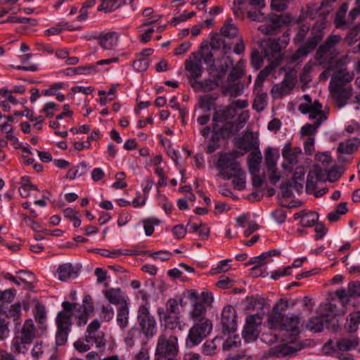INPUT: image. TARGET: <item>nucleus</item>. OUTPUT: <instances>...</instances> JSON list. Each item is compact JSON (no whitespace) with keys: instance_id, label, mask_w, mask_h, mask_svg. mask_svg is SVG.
<instances>
[{"instance_id":"nucleus-1","label":"nucleus","mask_w":360,"mask_h":360,"mask_svg":"<svg viewBox=\"0 0 360 360\" xmlns=\"http://www.w3.org/2000/svg\"><path fill=\"white\" fill-rule=\"evenodd\" d=\"M207 309L202 302L193 303L189 312L190 319L194 322L186 340L188 347L199 345L212 330V321L206 317Z\"/></svg>"},{"instance_id":"nucleus-2","label":"nucleus","mask_w":360,"mask_h":360,"mask_svg":"<svg viewBox=\"0 0 360 360\" xmlns=\"http://www.w3.org/2000/svg\"><path fill=\"white\" fill-rule=\"evenodd\" d=\"M345 312L342 309H337L336 304L331 302L326 303L323 314L311 317L307 323V328L314 333L321 332L324 328L335 331L340 326L339 317Z\"/></svg>"},{"instance_id":"nucleus-3","label":"nucleus","mask_w":360,"mask_h":360,"mask_svg":"<svg viewBox=\"0 0 360 360\" xmlns=\"http://www.w3.org/2000/svg\"><path fill=\"white\" fill-rule=\"evenodd\" d=\"M235 117L233 108L215 110L212 117L213 135H235L245 123V119L240 117L233 121Z\"/></svg>"},{"instance_id":"nucleus-4","label":"nucleus","mask_w":360,"mask_h":360,"mask_svg":"<svg viewBox=\"0 0 360 360\" xmlns=\"http://www.w3.org/2000/svg\"><path fill=\"white\" fill-rule=\"evenodd\" d=\"M341 40L342 37L339 34H330L326 38L316 52L315 59L319 65L322 67L338 68L346 62L347 58L337 60L339 54L337 46Z\"/></svg>"},{"instance_id":"nucleus-5","label":"nucleus","mask_w":360,"mask_h":360,"mask_svg":"<svg viewBox=\"0 0 360 360\" xmlns=\"http://www.w3.org/2000/svg\"><path fill=\"white\" fill-rule=\"evenodd\" d=\"M305 103L300 104L298 110L302 114H309V118L313 120L311 124H306L301 128V135H314L317 129L328 119L326 113L322 110V104L319 101L312 103L308 94L303 96Z\"/></svg>"},{"instance_id":"nucleus-6","label":"nucleus","mask_w":360,"mask_h":360,"mask_svg":"<svg viewBox=\"0 0 360 360\" xmlns=\"http://www.w3.org/2000/svg\"><path fill=\"white\" fill-rule=\"evenodd\" d=\"M262 153L257 142L253 146L249 143V172L252 175V186L255 191L251 194V198L258 200L262 195V186L264 181V174L260 171L259 165L262 162Z\"/></svg>"},{"instance_id":"nucleus-7","label":"nucleus","mask_w":360,"mask_h":360,"mask_svg":"<svg viewBox=\"0 0 360 360\" xmlns=\"http://www.w3.org/2000/svg\"><path fill=\"white\" fill-rule=\"evenodd\" d=\"M179 352L177 335L167 333V332H162L158 339L155 360H175Z\"/></svg>"},{"instance_id":"nucleus-8","label":"nucleus","mask_w":360,"mask_h":360,"mask_svg":"<svg viewBox=\"0 0 360 360\" xmlns=\"http://www.w3.org/2000/svg\"><path fill=\"white\" fill-rule=\"evenodd\" d=\"M243 155V153H240L238 150L220 153L216 165V167L219 169L218 176L224 179H230L233 176L239 174L242 168L236 159Z\"/></svg>"},{"instance_id":"nucleus-9","label":"nucleus","mask_w":360,"mask_h":360,"mask_svg":"<svg viewBox=\"0 0 360 360\" xmlns=\"http://www.w3.org/2000/svg\"><path fill=\"white\" fill-rule=\"evenodd\" d=\"M35 338V328L32 320H26L20 329L15 331L12 340V348L15 353L25 354L27 351L26 345L30 344Z\"/></svg>"},{"instance_id":"nucleus-10","label":"nucleus","mask_w":360,"mask_h":360,"mask_svg":"<svg viewBox=\"0 0 360 360\" xmlns=\"http://www.w3.org/2000/svg\"><path fill=\"white\" fill-rule=\"evenodd\" d=\"M359 343L358 338H342L339 340H329L323 347V351L328 355L342 358L343 352L355 349Z\"/></svg>"},{"instance_id":"nucleus-11","label":"nucleus","mask_w":360,"mask_h":360,"mask_svg":"<svg viewBox=\"0 0 360 360\" xmlns=\"http://www.w3.org/2000/svg\"><path fill=\"white\" fill-rule=\"evenodd\" d=\"M340 177V174L335 168L327 172L325 169L321 168L319 165H314L307 176V188L308 189L314 188L316 184L319 181H328L330 182H334Z\"/></svg>"},{"instance_id":"nucleus-12","label":"nucleus","mask_w":360,"mask_h":360,"mask_svg":"<svg viewBox=\"0 0 360 360\" xmlns=\"http://www.w3.org/2000/svg\"><path fill=\"white\" fill-rule=\"evenodd\" d=\"M137 320L141 332L147 338L153 337L157 332L156 321L145 305L139 307Z\"/></svg>"},{"instance_id":"nucleus-13","label":"nucleus","mask_w":360,"mask_h":360,"mask_svg":"<svg viewBox=\"0 0 360 360\" xmlns=\"http://www.w3.org/2000/svg\"><path fill=\"white\" fill-rule=\"evenodd\" d=\"M63 309L58 313L56 316V323L57 328L71 330L72 316H75L77 312H81L82 307H79L77 309V303H70L69 302H63L62 303Z\"/></svg>"},{"instance_id":"nucleus-14","label":"nucleus","mask_w":360,"mask_h":360,"mask_svg":"<svg viewBox=\"0 0 360 360\" xmlns=\"http://www.w3.org/2000/svg\"><path fill=\"white\" fill-rule=\"evenodd\" d=\"M291 20V17L286 13L271 14L269 22L259 26L258 30L265 34H274L279 32L281 27L290 23Z\"/></svg>"},{"instance_id":"nucleus-15","label":"nucleus","mask_w":360,"mask_h":360,"mask_svg":"<svg viewBox=\"0 0 360 360\" xmlns=\"http://www.w3.org/2000/svg\"><path fill=\"white\" fill-rule=\"evenodd\" d=\"M336 299H332L330 301L336 304L337 309H342L345 311V307L349 302L352 297H360V283H349L347 290L341 289L336 292Z\"/></svg>"},{"instance_id":"nucleus-16","label":"nucleus","mask_w":360,"mask_h":360,"mask_svg":"<svg viewBox=\"0 0 360 360\" xmlns=\"http://www.w3.org/2000/svg\"><path fill=\"white\" fill-rule=\"evenodd\" d=\"M288 307V302L283 299L279 300L273 307L272 311L268 317V325L271 328L283 329L285 317L282 314Z\"/></svg>"},{"instance_id":"nucleus-17","label":"nucleus","mask_w":360,"mask_h":360,"mask_svg":"<svg viewBox=\"0 0 360 360\" xmlns=\"http://www.w3.org/2000/svg\"><path fill=\"white\" fill-rule=\"evenodd\" d=\"M101 326L100 322L95 319L87 327L84 340L91 345H96V347H101L106 343L103 332H98Z\"/></svg>"},{"instance_id":"nucleus-18","label":"nucleus","mask_w":360,"mask_h":360,"mask_svg":"<svg viewBox=\"0 0 360 360\" xmlns=\"http://www.w3.org/2000/svg\"><path fill=\"white\" fill-rule=\"evenodd\" d=\"M221 323L223 333H233L236 330V312L231 305H226L221 315Z\"/></svg>"},{"instance_id":"nucleus-19","label":"nucleus","mask_w":360,"mask_h":360,"mask_svg":"<svg viewBox=\"0 0 360 360\" xmlns=\"http://www.w3.org/2000/svg\"><path fill=\"white\" fill-rule=\"evenodd\" d=\"M185 69L188 73V82L192 86L194 82H197L198 79L202 75L201 58L195 56L193 60L191 58L187 59L185 61Z\"/></svg>"},{"instance_id":"nucleus-20","label":"nucleus","mask_w":360,"mask_h":360,"mask_svg":"<svg viewBox=\"0 0 360 360\" xmlns=\"http://www.w3.org/2000/svg\"><path fill=\"white\" fill-rule=\"evenodd\" d=\"M92 39H97L98 44L105 50L114 49L118 42L119 34L116 32L95 33L91 36Z\"/></svg>"},{"instance_id":"nucleus-21","label":"nucleus","mask_w":360,"mask_h":360,"mask_svg":"<svg viewBox=\"0 0 360 360\" xmlns=\"http://www.w3.org/2000/svg\"><path fill=\"white\" fill-rule=\"evenodd\" d=\"M333 96L339 108H343L352 96L353 88L351 85L342 87L339 86H330Z\"/></svg>"},{"instance_id":"nucleus-22","label":"nucleus","mask_w":360,"mask_h":360,"mask_svg":"<svg viewBox=\"0 0 360 360\" xmlns=\"http://www.w3.org/2000/svg\"><path fill=\"white\" fill-rule=\"evenodd\" d=\"M290 32L286 31L283 33L282 39H269L265 41L264 46L265 47V54L279 53L283 49L285 48L290 41Z\"/></svg>"},{"instance_id":"nucleus-23","label":"nucleus","mask_w":360,"mask_h":360,"mask_svg":"<svg viewBox=\"0 0 360 360\" xmlns=\"http://www.w3.org/2000/svg\"><path fill=\"white\" fill-rule=\"evenodd\" d=\"M360 141L357 137L348 139L345 141L340 143L337 148L338 159L339 161L345 162L347 159L345 155H351L359 147Z\"/></svg>"},{"instance_id":"nucleus-24","label":"nucleus","mask_w":360,"mask_h":360,"mask_svg":"<svg viewBox=\"0 0 360 360\" xmlns=\"http://www.w3.org/2000/svg\"><path fill=\"white\" fill-rule=\"evenodd\" d=\"M354 77V74L350 72L347 68H341L335 71L330 82V86H339L342 87L348 86Z\"/></svg>"},{"instance_id":"nucleus-25","label":"nucleus","mask_w":360,"mask_h":360,"mask_svg":"<svg viewBox=\"0 0 360 360\" xmlns=\"http://www.w3.org/2000/svg\"><path fill=\"white\" fill-rule=\"evenodd\" d=\"M267 257L266 254H262L258 257L251 258L249 264H255L249 271V276L253 277H265L267 276L266 267L264 266V259Z\"/></svg>"},{"instance_id":"nucleus-26","label":"nucleus","mask_w":360,"mask_h":360,"mask_svg":"<svg viewBox=\"0 0 360 360\" xmlns=\"http://www.w3.org/2000/svg\"><path fill=\"white\" fill-rule=\"evenodd\" d=\"M83 302L84 304L80 305L77 304V309L79 307H82L80 309L81 312H77V314H76V318L78 319L77 324L79 326L85 325L87 323L89 314L94 311V306L93 303L91 302V297L90 295H86L84 297Z\"/></svg>"},{"instance_id":"nucleus-27","label":"nucleus","mask_w":360,"mask_h":360,"mask_svg":"<svg viewBox=\"0 0 360 360\" xmlns=\"http://www.w3.org/2000/svg\"><path fill=\"white\" fill-rule=\"evenodd\" d=\"M295 84L292 79L286 77L281 83L275 84L271 89V94L274 98H281L288 94L293 89Z\"/></svg>"},{"instance_id":"nucleus-28","label":"nucleus","mask_w":360,"mask_h":360,"mask_svg":"<svg viewBox=\"0 0 360 360\" xmlns=\"http://www.w3.org/2000/svg\"><path fill=\"white\" fill-rule=\"evenodd\" d=\"M22 305L20 302H16L11 304L8 308L5 305L0 304V313L4 315L7 319H12L15 322V328L20 326L18 320L21 316Z\"/></svg>"},{"instance_id":"nucleus-29","label":"nucleus","mask_w":360,"mask_h":360,"mask_svg":"<svg viewBox=\"0 0 360 360\" xmlns=\"http://www.w3.org/2000/svg\"><path fill=\"white\" fill-rule=\"evenodd\" d=\"M326 27V22L323 20H321L320 22H316V24L313 26V34L315 31L318 32L314 34V37L311 38H309L305 44L303 46V48H305L308 53H309L318 44V43L321 40L322 34L320 32L323 30Z\"/></svg>"},{"instance_id":"nucleus-30","label":"nucleus","mask_w":360,"mask_h":360,"mask_svg":"<svg viewBox=\"0 0 360 360\" xmlns=\"http://www.w3.org/2000/svg\"><path fill=\"white\" fill-rule=\"evenodd\" d=\"M348 8V4L343 3L338 10L334 19V23L336 28L345 30L351 25L349 18H346Z\"/></svg>"},{"instance_id":"nucleus-31","label":"nucleus","mask_w":360,"mask_h":360,"mask_svg":"<svg viewBox=\"0 0 360 360\" xmlns=\"http://www.w3.org/2000/svg\"><path fill=\"white\" fill-rule=\"evenodd\" d=\"M263 318L260 314L249 316V342L255 340L259 334V327L262 323Z\"/></svg>"},{"instance_id":"nucleus-32","label":"nucleus","mask_w":360,"mask_h":360,"mask_svg":"<svg viewBox=\"0 0 360 360\" xmlns=\"http://www.w3.org/2000/svg\"><path fill=\"white\" fill-rule=\"evenodd\" d=\"M160 319L165 321V329L162 332H167L169 334H175L174 330L178 328L181 330V325L179 317L176 315L172 316L171 314H162L159 316Z\"/></svg>"},{"instance_id":"nucleus-33","label":"nucleus","mask_w":360,"mask_h":360,"mask_svg":"<svg viewBox=\"0 0 360 360\" xmlns=\"http://www.w3.org/2000/svg\"><path fill=\"white\" fill-rule=\"evenodd\" d=\"M15 114L27 117L32 123V131L37 133L41 129L45 119L44 115L35 117L33 111L28 108H25L22 112H15Z\"/></svg>"},{"instance_id":"nucleus-34","label":"nucleus","mask_w":360,"mask_h":360,"mask_svg":"<svg viewBox=\"0 0 360 360\" xmlns=\"http://www.w3.org/2000/svg\"><path fill=\"white\" fill-rule=\"evenodd\" d=\"M101 4L97 10L110 13L119 8L122 5L131 4L133 0H101Z\"/></svg>"},{"instance_id":"nucleus-35","label":"nucleus","mask_w":360,"mask_h":360,"mask_svg":"<svg viewBox=\"0 0 360 360\" xmlns=\"http://www.w3.org/2000/svg\"><path fill=\"white\" fill-rule=\"evenodd\" d=\"M219 86V79L217 78L205 79L203 81L194 82L192 87L195 91L208 92L214 90Z\"/></svg>"},{"instance_id":"nucleus-36","label":"nucleus","mask_w":360,"mask_h":360,"mask_svg":"<svg viewBox=\"0 0 360 360\" xmlns=\"http://www.w3.org/2000/svg\"><path fill=\"white\" fill-rule=\"evenodd\" d=\"M300 322V318L297 315L286 316L285 317L282 330L289 331L292 335H295L299 333Z\"/></svg>"},{"instance_id":"nucleus-37","label":"nucleus","mask_w":360,"mask_h":360,"mask_svg":"<svg viewBox=\"0 0 360 360\" xmlns=\"http://www.w3.org/2000/svg\"><path fill=\"white\" fill-rule=\"evenodd\" d=\"M217 97L210 94H206L199 98L198 106L204 112L208 113L212 108L216 106Z\"/></svg>"},{"instance_id":"nucleus-38","label":"nucleus","mask_w":360,"mask_h":360,"mask_svg":"<svg viewBox=\"0 0 360 360\" xmlns=\"http://www.w3.org/2000/svg\"><path fill=\"white\" fill-rule=\"evenodd\" d=\"M129 306L127 301L122 303L117 314V322L121 328H125L129 323Z\"/></svg>"},{"instance_id":"nucleus-39","label":"nucleus","mask_w":360,"mask_h":360,"mask_svg":"<svg viewBox=\"0 0 360 360\" xmlns=\"http://www.w3.org/2000/svg\"><path fill=\"white\" fill-rule=\"evenodd\" d=\"M210 47L212 49H222L224 53H227L231 50V46L226 45L223 36L220 33H214L210 34Z\"/></svg>"},{"instance_id":"nucleus-40","label":"nucleus","mask_w":360,"mask_h":360,"mask_svg":"<svg viewBox=\"0 0 360 360\" xmlns=\"http://www.w3.org/2000/svg\"><path fill=\"white\" fill-rule=\"evenodd\" d=\"M58 278L60 281H65L68 279L76 277L77 271L71 264H63L58 269Z\"/></svg>"},{"instance_id":"nucleus-41","label":"nucleus","mask_w":360,"mask_h":360,"mask_svg":"<svg viewBox=\"0 0 360 360\" xmlns=\"http://www.w3.org/2000/svg\"><path fill=\"white\" fill-rule=\"evenodd\" d=\"M159 316L162 314H174L177 315L179 314V307L178 301L176 299H169L165 304V308L160 307L158 309Z\"/></svg>"},{"instance_id":"nucleus-42","label":"nucleus","mask_w":360,"mask_h":360,"mask_svg":"<svg viewBox=\"0 0 360 360\" xmlns=\"http://www.w3.org/2000/svg\"><path fill=\"white\" fill-rule=\"evenodd\" d=\"M274 68L275 65L271 63L259 72L255 82L254 91L262 90L264 80L271 74Z\"/></svg>"},{"instance_id":"nucleus-43","label":"nucleus","mask_w":360,"mask_h":360,"mask_svg":"<svg viewBox=\"0 0 360 360\" xmlns=\"http://www.w3.org/2000/svg\"><path fill=\"white\" fill-rule=\"evenodd\" d=\"M233 12L236 18L244 20L248 14L246 0H234Z\"/></svg>"},{"instance_id":"nucleus-44","label":"nucleus","mask_w":360,"mask_h":360,"mask_svg":"<svg viewBox=\"0 0 360 360\" xmlns=\"http://www.w3.org/2000/svg\"><path fill=\"white\" fill-rule=\"evenodd\" d=\"M104 295L106 299L112 304H120L126 301L122 296L120 288H110L105 291Z\"/></svg>"},{"instance_id":"nucleus-45","label":"nucleus","mask_w":360,"mask_h":360,"mask_svg":"<svg viewBox=\"0 0 360 360\" xmlns=\"http://www.w3.org/2000/svg\"><path fill=\"white\" fill-rule=\"evenodd\" d=\"M220 34L227 38H233L238 34L237 27L232 22V19L229 18L220 30Z\"/></svg>"},{"instance_id":"nucleus-46","label":"nucleus","mask_w":360,"mask_h":360,"mask_svg":"<svg viewBox=\"0 0 360 360\" xmlns=\"http://www.w3.org/2000/svg\"><path fill=\"white\" fill-rule=\"evenodd\" d=\"M256 94V97L254 99L252 108L257 112L263 110L266 105L267 95L265 93H261V91H254Z\"/></svg>"},{"instance_id":"nucleus-47","label":"nucleus","mask_w":360,"mask_h":360,"mask_svg":"<svg viewBox=\"0 0 360 360\" xmlns=\"http://www.w3.org/2000/svg\"><path fill=\"white\" fill-rule=\"evenodd\" d=\"M319 219V215L316 212H309L302 214L301 224L304 226H312L316 224Z\"/></svg>"},{"instance_id":"nucleus-48","label":"nucleus","mask_w":360,"mask_h":360,"mask_svg":"<svg viewBox=\"0 0 360 360\" xmlns=\"http://www.w3.org/2000/svg\"><path fill=\"white\" fill-rule=\"evenodd\" d=\"M360 323V314L359 312L351 313L349 316L347 322V330L352 333L357 330Z\"/></svg>"},{"instance_id":"nucleus-49","label":"nucleus","mask_w":360,"mask_h":360,"mask_svg":"<svg viewBox=\"0 0 360 360\" xmlns=\"http://www.w3.org/2000/svg\"><path fill=\"white\" fill-rule=\"evenodd\" d=\"M278 153L272 148H268L265 153V163L269 168H275L278 159Z\"/></svg>"},{"instance_id":"nucleus-50","label":"nucleus","mask_w":360,"mask_h":360,"mask_svg":"<svg viewBox=\"0 0 360 360\" xmlns=\"http://www.w3.org/2000/svg\"><path fill=\"white\" fill-rule=\"evenodd\" d=\"M20 276L18 279L27 284V288L30 290H33L34 285H32L33 282L35 280V276L31 272L21 270L18 273Z\"/></svg>"},{"instance_id":"nucleus-51","label":"nucleus","mask_w":360,"mask_h":360,"mask_svg":"<svg viewBox=\"0 0 360 360\" xmlns=\"http://www.w3.org/2000/svg\"><path fill=\"white\" fill-rule=\"evenodd\" d=\"M241 345V338L238 335H234L233 337L228 338L224 342L222 348L223 350L227 351L233 348L240 347Z\"/></svg>"},{"instance_id":"nucleus-52","label":"nucleus","mask_w":360,"mask_h":360,"mask_svg":"<svg viewBox=\"0 0 360 360\" xmlns=\"http://www.w3.org/2000/svg\"><path fill=\"white\" fill-rule=\"evenodd\" d=\"M219 339L218 337L214 338L211 340H207L202 345V351L207 356L214 355L216 354L217 346L215 341Z\"/></svg>"},{"instance_id":"nucleus-53","label":"nucleus","mask_w":360,"mask_h":360,"mask_svg":"<svg viewBox=\"0 0 360 360\" xmlns=\"http://www.w3.org/2000/svg\"><path fill=\"white\" fill-rule=\"evenodd\" d=\"M266 301L261 296L257 295L252 296L249 300V310L250 308L263 311L264 309Z\"/></svg>"},{"instance_id":"nucleus-54","label":"nucleus","mask_w":360,"mask_h":360,"mask_svg":"<svg viewBox=\"0 0 360 360\" xmlns=\"http://www.w3.org/2000/svg\"><path fill=\"white\" fill-rule=\"evenodd\" d=\"M143 223L146 235L150 236L153 234L154 231V226L159 224L160 220L152 217L144 219Z\"/></svg>"},{"instance_id":"nucleus-55","label":"nucleus","mask_w":360,"mask_h":360,"mask_svg":"<svg viewBox=\"0 0 360 360\" xmlns=\"http://www.w3.org/2000/svg\"><path fill=\"white\" fill-rule=\"evenodd\" d=\"M233 184L234 187L238 190H243L246 186V180H245V174L243 172V170L238 174L232 176Z\"/></svg>"},{"instance_id":"nucleus-56","label":"nucleus","mask_w":360,"mask_h":360,"mask_svg":"<svg viewBox=\"0 0 360 360\" xmlns=\"http://www.w3.org/2000/svg\"><path fill=\"white\" fill-rule=\"evenodd\" d=\"M15 295L14 289H8L4 291H0V304L5 305L6 303H11Z\"/></svg>"},{"instance_id":"nucleus-57","label":"nucleus","mask_w":360,"mask_h":360,"mask_svg":"<svg viewBox=\"0 0 360 360\" xmlns=\"http://www.w3.org/2000/svg\"><path fill=\"white\" fill-rule=\"evenodd\" d=\"M70 331L69 330L57 328L56 334V344L57 346L64 345L67 342Z\"/></svg>"},{"instance_id":"nucleus-58","label":"nucleus","mask_w":360,"mask_h":360,"mask_svg":"<svg viewBox=\"0 0 360 360\" xmlns=\"http://www.w3.org/2000/svg\"><path fill=\"white\" fill-rule=\"evenodd\" d=\"M149 64V59L143 57L135 60L132 63V66L137 72H143L147 70Z\"/></svg>"},{"instance_id":"nucleus-59","label":"nucleus","mask_w":360,"mask_h":360,"mask_svg":"<svg viewBox=\"0 0 360 360\" xmlns=\"http://www.w3.org/2000/svg\"><path fill=\"white\" fill-rule=\"evenodd\" d=\"M65 217L69 218L72 222L75 227H79L81 225V220L77 216V212L70 207H68L63 210Z\"/></svg>"},{"instance_id":"nucleus-60","label":"nucleus","mask_w":360,"mask_h":360,"mask_svg":"<svg viewBox=\"0 0 360 360\" xmlns=\"http://www.w3.org/2000/svg\"><path fill=\"white\" fill-rule=\"evenodd\" d=\"M293 352L292 347L287 344H281L273 349V354L276 356H285Z\"/></svg>"},{"instance_id":"nucleus-61","label":"nucleus","mask_w":360,"mask_h":360,"mask_svg":"<svg viewBox=\"0 0 360 360\" xmlns=\"http://www.w3.org/2000/svg\"><path fill=\"white\" fill-rule=\"evenodd\" d=\"M67 25V22H60L56 25L44 30V34L46 37L59 34L65 30V27Z\"/></svg>"},{"instance_id":"nucleus-62","label":"nucleus","mask_w":360,"mask_h":360,"mask_svg":"<svg viewBox=\"0 0 360 360\" xmlns=\"http://www.w3.org/2000/svg\"><path fill=\"white\" fill-rule=\"evenodd\" d=\"M292 266H286L284 268H280L271 272V278L273 280H277L281 277L289 276L291 274Z\"/></svg>"},{"instance_id":"nucleus-63","label":"nucleus","mask_w":360,"mask_h":360,"mask_svg":"<svg viewBox=\"0 0 360 360\" xmlns=\"http://www.w3.org/2000/svg\"><path fill=\"white\" fill-rule=\"evenodd\" d=\"M58 105L54 102L46 103L41 110V113H44L46 117H53L54 112L58 110Z\"/></svg>"},{"instance_id":"nucleus-64","label":"nucleus","mask_w":360,"mask_h":360,"mask_svg":"<svg viewBox=\"0 0 360 360\" xmlns=\"http://www.w3.org/2000/svg\"><path fill=\"white\" fill-rule=\"evenodd\" d=\"M65 86V84L63 82H56L51 84L49 89L43 90L42 94L46 96H53L58 93V90Z\"/></svg>"}]
</instances>
